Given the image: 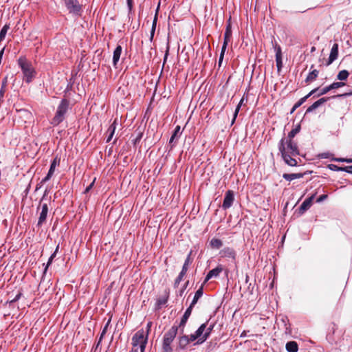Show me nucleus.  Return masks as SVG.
Segmentation results:
<instances>
[{"mask_svg":"<svg viewBox=\"0 0 352 352\" xmlns=\"http://www.w3.org/2000/svg\"><path fill=\"white\" fill-rule=\"evenodd\" d=\"M193 307L189 305V307L186 309L182 318H181V321L179 324L173 325L163 336L162 338V352H173V346L172 344L176 338L177 332L179 329H180L181 332H184V327L191 315L192 310Z\"/></svg>","mask_w":352,"mask_h":352,"instance_id":"1","label":"nucleus"},{"mask_svg":"<svg viewBox=\"0 0 352 352\" xmlns=\"http://www.w3.org/2000/svg\"><path fill=\"white\" fill-rule=\"evenodd\" d=\"M17 62L23 74V80L26 83H30L36 76V71L31 62L28 61L25 56H20Z\"/></svg>","mask_w":352,"mask_h":352,"instance_id":"2","label":"nucleus"},{"mask_svg":"<svg viewBox=\"0 0 352 352\" xmlns=\"http://www.w3.org/2000/svg\"><path fill=\"white\" fill-rule=\"evenodd\" d=\"M69 106V101L66 98H63L57 107L55 116L50 121V124L54 126L60 124L65 120Z\"/></svg>","mask_w":352,"mask_h":352,"instance_id":"3","label":"nucleus"},{"mask_svg":"<svg viewBox=\"0 0 352 352\" xmlns=\"http://www.w3.org/2000/svg\"><path fill=\"white\" fill-rule=\"evenodd\" d=\"M148 342V336L143 329L138 330L132 337V346L138 348L140 352H144Z\"/></svg>","mask_w":352,"mask_h":352,"instance_id":"4","label":"nucleus"},{"mask_svg":"<svg viewBox=\"0 0 352 352\" xmlns=\"http://www.w3.org/2000/svg\"><path fill=\"white\" fill-rule=\"evenodd\" d=\"M278 151L281 155L283 160L285 163L287 164L289 166H296L298 165V162L296 159H294L288 152L286 151V148L285 147V138H282L281 140L278 142Z\"/></svg>","mask_w":352,"mask_h":352,"instance_id":"5","label":"nucleus"},{"mask_svg":"<svg viewBox=\"0 0 352 352\" xmlns=\"http://www.w3.org/2000/svg\"><path fill=\"white\" fill-rule=\"evenodd\" d=\"M47 192V190H45L43 196L41 199L40 204L37 207V211H38L40 209L41 210L39 213V217H38V221L36 223V226L38 228H41L46 222V220H47V214L49 212L48 205L46 203L42 204V201L45 198Z\"/></svg>","mask_w":352,"mask_h":352,"instance_id":"6","label":"nucleus"},{"mask_svg":"<svg viewBox=\"0 0 352 352\" xmlns=\"http://www.w3.org/2000/svg\"><path fill=\"white\" fill-rule=\"evenodd\" d=\"M192 253V251L190 250V252L188 253V254L187 255V257L186 258L184 265L182 266V270L179 273L178 276H177V278H175V280L174 281V283H173L174 288L178 287L180 282L183 280L184 276L186 275L189 265H191V263H192V258H191Z\"/></svg>","mask_w":352,"mask_h":352,"instance_id":"7","label":"nucleus"},{"mask_svg":"<svg viewBox=\"0 0 352 352\" xmlns=\"http://www.w3.org/2000/svg\"><path fill=\"white\" fill-rule=\"evenodd\" d=\"M69 14L80 16L82 12V5L78 0H63Z\"/></svg>","mask_w":352,"mask_h":352,"instance_id":"8","label":"nucleus"},{"mask_svg":"<svg viewBox=\"0 0 352 352\" xmlns=\"http://www.w3.org/2000/svg\"><path fill=\"white\" fill-rule=\"evenodd\" d=\"M272 45L274 48L276 53V64L278 71H280L283 67V58H282V50L279 45L277 44L275 39L272 41Z\"/></svg>","mask_w":352,"mask_h":352,"instance_id":"9","label":"nucleus"},{"mask_svg":"<svg viewBox=\"0 0 352 352\" xmlns=\"http://www.w3.org/2000/svg\"><path fill=\"white\" fill-rule=\"evenodd\" d=\"M285 147L286 151L292 156L299 155L300 151L297 144L292 140H286L285 138Z\"/></svg>","mask_w":352,"mask_h":352,"instance_id":"10","label":"nucleus"},{"mask_svg":"<svg viewBox=\"0 0 352 352\" xmlns=\"http://www.w3.org/2000/svg\"><path fill=\"white\" fill-rule=\"evenodd\" d=\"M234 201V192L231 190H228V191H226V192L225 194L223 201V204L221 206L223 210H227V209L230 208L232 206Z\"/></svg>","mask_w":352,"mask_h":352,"instance_id":"11","label":"nucleus"},{"mask_svg":"<svg viewBox=\"0 0 352 352\" xmlns=\"http://www.w3.org/2000/svg\"><path fill=\"white\" fill-rule=\"evenodd\" d=\"M316 195V192L311 195L310 197L307 198L298 208V213L299 215H302L307 210H309L311 205Z\"/></svg>","mask_w":352,"mask_h":352,"instance_id":"12","label":"nucleus"},{"mask_svg":"<svg viewBox=\"0 0 352 352\" xmlns=\"http://www.w3.org/2000/svg\"><path fill=\"white\" fill-rule=\"evenodd\" d=\"M219 254L221 258H227L232 260H235L236 256V251L231 247L223 248L219 251Z\"/></svg>","mask_w":352,"mask_h":352,"instance_id":"13","label":"nucleus"},{"mask_svg":"<svg viewBox=\"0 0 352 352\" xmlns=\"http://www.w3.org/2000/svg\"><path fill=\"white\" fill-rule=\"evenodd\" d=\"M223 267L221 265H218L215 268L210 270L206 274L203 284H206L209 280L212 278H217L219 274L223 272Z\"/></svg>","mask_w":352,"mask_h":352,"instance_id":"14","label":"nucleus"},{"mask_svg":"<svg viewBox=\"0 0 352 352\" xmlns=\"http://www.w3.org/2000/svg\"><path fill=\"white\" fill-rule=\"evenodd\" d=\"M208 324V322L201 324L199 328L195 331V333L197 337H198V340L194 344H201L206 340H204V333L206 329V327Z\"/></svg>","mask_w":352,"mask_h":352,"instance_id":"15","label":"nucleus"},{"mask_svg":"<svg viewBox=\"0 0 352 352\" xmlns=\"http://www.w3.org/2000/svg\"><path fill=\"white\" fill-rule=\"evenodd\" d=\"M337 330V326L336 324L332 323L328 330V333L327 334V340L331 344H337L338 342V338H337L335 336L336 331Z\"/></svg>","mask_w":352,"mask_h":352,"instance_id":"16","label":"nucleus"},{"mask_svg":"<svg viewBox=\"0 0 352 352\" xmlns=\"http://www.w3.org/2000/svg\"><path fill=\"white\" fill-rule=\"evenodd\" d=\"M177 345L176 351H183L186 349V346L190 344L187 335L180 336L177 338Z\"/></svg>","mask_w":352,"mask_h":352,"instance_id":"17","label":"nucleus"},{"mask_svg":"<svg viewBox=\"0 0 352 352\" xmlns=\"http://www.w3.org/2000/svg\"><path fill=\"white\" fill-rule=\"evenodd\" d=\"M331 98L329 97H323L314 102L311 106H309L307 110L305 113H309L314 111L315 109L318 108L320 106L323 104L324 102H327Z\"/></svg>","mask_w":352,"mask_h":352,"instance_id":"18","label":"nucleus"},{"mask_svg":"<svg viewBox=\"0 0 352 352\" xmlns=\"http://www.w3.org/2000/svg\"><path fill=\"white\" fill-rule=\"evenodd\" d=\"M338 56V44L334 43L331 47L330 54L327 63V65H331Z\"/></svg>","mask_w":352,"mask_h":352,"instance_id":"19","label":"nucleus"},{"mask_svg":"<svg viewBox=\"0 0 352 352\" xmlns=\"http://www.w3.org/2000/svg\"><path fill=\"white\" fill-rule=\"evenodd\" d=\"M122 52V47L120 45H117L116 49L113 51L112 62H113V65L115 68H117L118 63L120 60Z\"/></svg>","mask_w":352,"mask_h":352,"instance_id":"20","label":"nucleus"},{"mask_svg":"<svg viewBox=\"0 0 352 352\" xmlns=\"http://www.w3.org/2000/svg\"><path fill=\"white\" fill-rule=\"evenodd\" d=\"M165 293L166 294L164 296L157 298L155 302V309H160L163 306H164L167 303L169 298V292L166 291Z\"/></svg>","mask_w":352,"mask_h":352,"instance_id":"21","label":"nucleus"},{"mask_svg":"<svg viewBox=\"0 0 352 352\" xmlns=\"http://www.w3.org/2000/svg\"><path fill=\"white\" fill-rule=\"evenodd\" d=\"M181 134H182V132H181L180 126L177 125L175 126V128L173 131V133L169 140V144L170 146V149H173V147L175 146V144H173V142L175 141V140H177L180 137Z\"/></svg>","mask_w":352,"mask_h":352,"instance_id":"22","label":"nucleus"},{"mask_svg":"<svg viewBox=\"0 0 352 352\" xmlns=\"http://www.w3.org/2000/svg\"><path fill=\"white\" fill-rule=\"evenodd\" d=\"M306 175V173H284L283 175V179L286 181L291 182L296 179L302 178Z\"/></svg>","mask_w":352,"mask_h":352,"instance_id":"23","label":"nucleus"},{"mask_svg":"<svg viewBox=\"0 0 352 352\" xmlns=\"http://www.w3.org/2000/svg\"><path fill=\"white\" fill-rule=\"evenodd\" d=\"M116 126L117 120L116 119L107 129L108 136L106 139V142H109L112 140L113 135L115 133V131L116 129Z\"/></svg>","mask_w":352,"mask_h":352,"instance_id":"24","label":"nucleus"},{"mask_svg":"<svg viewBox=\"0 0 352 352\" xmlns=\"http://www.w3.org/2000/svg\"><path fill=\"white\" fill-rule=\"evenodd\" d=\"M318 74H319V71L316 69H314L312 71H311L308 74L307 78L305 80V82L309 84V83L314 81L318 76Z\"/></svg>","mask_w":352,"mask_h":352,"instance_id":"25","label":"nucleus"},{"mask_svg":"<svg viewBox=\"0 0 352 352\" xmlns=\"http://www.w3.org/2000/svg\"><path fill=\"white\" fill-rule=\"evenodd\" d=\"M203 294H204V289H203V285H201V287L199 288L197 290V292H195L194 298H193L191 303L190 304V305H191V307H194V306L196 305V303L197 302L199 299L203 296Z\"/></svg>","mask_w":352,"mask_h":352,"instance_id":"26","label":"nucleus"},{"mask_svg":"<svg viewBox=\"0 0 352 352\" xmlns=\"http://www.w3.org/2000/svg\"><path fill=\"white\" fill-rule=\"evenodd\" d=\"M285 349L287 352H298V345L295 341H289L287 342Z\"/></svg>","mask_w":352,"mask_h":352,"instance_id":"27","label":"nucleus"},{"mask_svg":"<svg viewBox=\"0 0 352 352\" xmlns=\"http://www.w3.org/2000/svg\"><path fill=\"white\" fill-rule=\"evenodd\" d=\"M210 245L212 248L218 250L223 245V242L221 239L213 238L210 241Z\"/></svg>","mask_w":352,"mask_h":352,"instance_id":"28","label":"nucleus"},{"mask_svg":"<svg viewBox=\"0 0 352 352\" xmlns=\"http://www.w3.org/2000/svg\"><path fill=\"white\" fill-rule=\"evenodd\" d=\"M311 96V94H307L305 96L301 98L292 107L291 110V113H294V111L300 107L309 97Z\"/></svg>","mask_w":352,"mask_h":352,"instance_id":"29","label":"nucleus"},{"mask_svg":"<svg viewBox=\"0 0 352 352\" xmlns=\"http://www.w3.org/2000/svg\"><path fill=\"white\" fill-rule=\"evenodd\" d=\"M300 124H298L296 125L292 131L288 133V139L287 140H292L296 134H298L300 131Z\"/></svg>","mask_w":352,"mask_h":352,"instance_id":"30","label":"nucleus"},{"mask_svg":"<svg viewBox=\"0 0 352 352\" xmlns=\"http://www.w3.org/2000/svg\"><path fill=\"white\" fill-rule=\"evenodd\" d=\"M281 322L283 323L285 329V333L286 334H291L292 330L290 327V324L288 322V319L287 317L283 318L281 319Z\"/></svg>","mask_w":352,"mask_h":352,"instance_id":"31","label":"nucleus"},{"mask_svg":"<svg viewBox=\"0 0 352 352\" xmlns=\"http://www.w3.org/2000/svg\"><path fill=\"white\" fill-rule=\"evenodd\" d=\"M214 325H215L214 323L210 324L209 325H208V324H207V326L206 327V330H205V333H204V340H207L208 339V338L210 337V336L214 327Z\"/></svg>","mask_w":352,"mask_h":352,"instance_id":"32","label":"nucleus"},{"mask_svg":"<svg viewBox=\"0 0 352 352\" xmlns=\"http://www.w3.org/2000/svg\"><path fill=\"white\" fill-rule=\"evenodd\" d=\"M243 101H244V98L243 97L241 100L239 101V104H237L235 110H234V114H233V118H232V124L234 123L236 118H237V116H238V113L240 111V109L242 106V104H243Z\"/></svg>","mask_w":352,"mask_h":352,"instance_id":"33","label":"nucleus"},{"mask_svg":"<svg viewBox=\"0 0 352 352\" xmlns=\"http://www.w3.org/2000/svg\"><path fill=\"white\" fill-rule=\"evenodd\" d=\"M349 75V72L347 70L343 69L338 73L337 78L340 80H345L347 79Z\"/></svg>","mask_w":352,"mask_h":352,"instance_id":"34","label":"nucleus"},{"mask_svg":"<svg viewBox=\"0 0 352 352\" xmlns=\"http://www.w3.org/2000/svg\"><path fill=\"white\" fill-rule=\"evenodd\" d=\"M10 29L9 24H5L0 31V41H3L7 34L8 30Z\"/></svg>","mask_w":352,"mask_h":352,"instance_id":"35","label":"nucleus"},{"mask_svg":"<svg viewBox=\"0 0 352 352\" xmlns=\"http://www.w3.org/2000/svg\"><path fill=\"white\" fill-rule=\"evenodd\" d=\"M60 163V159L58 158V157H56L52 162L50 164V167L49 170L52 171L54 173L55 168L57 166L59 165Z\"/></svg>","mask_w":352,"mask_h":352,"instance_id":"36","label":"nucleus"},{"mask_svg":"<svg viewBox=\"0 0 352 352\" xmlns=\"http://www.w3.org/2000/svg\"><path fill=\"white\" fill-rule=\"evenodd\" d=\"M330 91H331L330 86L329 85L325 87H323L321 90H320V91L316 96H314V97H316V96L319 97L320 96L324 95Z\"/></svg>","mask_w":352,"mask_h":352,"instance_id":"37","label":"nucleus"},{"mask_svg":"<svg viewBox=\"0 0 352 352\" xmlns=\"http://www.w3.org/2000/svg\"><path fill=\"white\" fill-rule=\"evenodd\" d=\"M189 284V281L187 280L183 285V287L178 291V292L177 293V296H179V297H182L184 292H185V290L186 289L188 285Z\"/></svg>","mask_w":352,"mask_h":352,"instance_id":"38","label":"nucleus"},{"mask_svg":"<svg viewBox=\"0 0 352 352\" xmlns=\"http://www.w3.org/2000/svg\"><path fill=\"white\" fill-rule=\"evenodd\" d=\"M344 85H345V83L343 82H333L332 84H331L329 86L331 88V90H333V89H336L339 87H343Z\"/></svg>","mask_w":352,"mask_h":352,"instance_id":"39","label":"nucleus"},{"mask_svg":"<svg viewBox=\"0 0 352 352\" xmlns=\"http://www.w3.org/2000/svg\"><path fill=\"white\" fill-rule=\"evenodd\" d=\"M328 168L333 171H343V167L338 166L333 164H329Z\"/></svg>","mask_w":352,"mask_h":352,"instance_id":"40","label":"nucleus"},{"mask_svg":"<svg viewBox=\"0 0 352 352\" xmlns=\"http://www.w3.org/2000/svg\"><path fill=\"white\" fill-rule=\"evenodd\" d=\"M56 256V252H54L51 256H50L49 259H48V261L45 267V269H44V272H45L48 268V267L52 264V261H53V259L55 258Z\"/></svg>","mask_w":352,"mask_h":352,"instance_id":"41","label":"nucleus"},{"mask_svg":"<svg viewBox=\"0 0 352 352\" xmlns=\"http://www.w3.org/2000/svg\"><path fill=\"white\" fill-rule=\"evenodd\" d=\"M232 32L230 28V25H228L224 34V41H229V38L231 36Z\"/></svg>","mask_w":352,"mask_h":352,"instance_id":"42","label":"nucleus"},{"mask_svg":"<svg viewBox=\"0 0 352 352\" xmlns=\"http://www.w3.org/2000/svg\"><path fill=\"white\" fill-rule=\"evenodd\" d=\"M110 322V320H108V322H107V324L104 325V327H103L102 329V331L100 333V340H102L103 339V337L105 335V333H107V329H108V326H109V324Z\"/></svg>","mask_w":352,"mask_h":352,"instance_id":"43","label":"nucleus"},{"mask_svg":"<svg viewBox=\"0 0 352 352\" xmlns=\"http://www.w3.org/2000/svg\"><path fill=\"white\" fill-rule=\"evenodd\" d=\"M22 295H23V294L21 292V291H19L18 292V294L15 296V297L9 302L10 304H12V303L16 302V301H18L21 298Z\"/></svg>","mask_w":352,"mask_h":352,"instance_id":"44","label":"nucleus"},{"mask_svg":"<svg viewBox=\"0 0 352 352\" xmlns=\"http://www.w3.org/2000/svg\"><path fill=\"white\" fill-rule=\"evenodd\" d=\"M351 95H352V91L349 92V93H344L342 94H338V95L332 96L331 98H346V97L351 96Z\"/></svg>","mask_w":352,"mask_h":352,"instance_id":"45","label":"nucleus"},{"mask_svg":"<svg viewBox=\"0 0 352 352\" xmlns=\"http://www.w3.org/2000/svg\"><path fill=\"white\" fill-rule=\"evenodd\" d=\"M332 154L329 153V152H326V153H322L318 155V157L321 159H328L330 157V156H331Z\"/></svg>","mask_w":352,"mask_h":352,"instance_id":"46","label":"nucleus"},{"mask_svg":"<svg viewBox=\"0 0 352 352\" xmlns=\"http://www.w3.org/2000/svg\"><path fill=\"white\" fill-rule=\"evenodd\" d=\"M188 338L189 340V343L194 342V341L197 342L198 340V337H197V336H195V333L190 334V336H188Z\"/></svg>","mask_w":352,"mask_h":352,"instance_id":"47","label":"nucleus"},{"mask_svg":"<svg viewBox=\"0 0 352 352\" xmlns=\"http://www.w3.org/2000/svg\"><path fill=\"white\" fill-rule=\"evenodd\" d=\"M328 197V195H326V194H324V195H320L317 199H316V202L317 203H321L322 201H324V200H326Z\"/></svg>","mask_w":352,"mask_h":352,"instance_id":"48","label":"nucleus"},{"mask_svg":"<svg viewBox=\"0 0 352 352\" xmlns=\"http://www.w3.org/2000/svg\"><path fill=\"white\" fill-rule=\"evenodd\" d=\"M169 49H170V46H169V43H167V46H166V52H165V54H164V64L167 60V58H168V54H169Z\"/></svg>","mask_w":352,"mask_h":352,"instance_id":"49","label":"nucleus"},{"mask_svg":"<svg viewBox=\"0 0 352 352\" xmlns=\"http://www.w3.org/2000/svg\"><path fill=\"white\" fill-rule=\"evenodd\" d=\"M95 181H96V178H94L93 182L88 186H87V188H85V190L84 191V193L86 194L90 191V190L93 188V186L94 185Z\"/></svg>","mask_w":352,"mask_h":352,"instance_id":"50","label":"nucleus"},{"mask_svg":"<svg viewBox=\"0 0 352 352\" xmlns=\"http://www.w3.org/2000/svg\"><path fill=\"white\" fill-rule=\"evenodd\" d=\"M152 325H153V322L151 321L148 322L146 324V331L145 333V335H147L148 337V334L151 331Z\"/></svg>","mask_w":352,"mask_h":352,"instance_id":"51","label":"nucleus"},{"mask_svg":"<svg viewBox=\"0 0 352 352\" xmlns=\"http://www.w3.org/2000/svg\"><path fill=\"white\" fill-rule=\"evenodd\" d=\"M7 83H8V77L6 76L3 80H2V82H1V89H3V90H6V87L7 86Z\"/></svg>","mask_w":352,"mask_h":352,"instance_id":"52","label":"nucleus"},{"mask_svg":"<svg viewBox=\"0 0 352 352\" xmlns=\"http://www.w3.org/2000/svg\"><path fill=\"white\" fill-rule=\"evenodd\" d=\"M343 171L346 172V173H350V174H352V165L347 166H344L343 167Z\"/></svg>","mask_w":352,"mask_h":352,"instance_id":"53","label":"nucleus"},{"mask_svg":"<svg viewBox=\"0 0 352 352\" xmlns=\"http://www.w3.org/2000/svg\"><path fill=\"white\" fill-rule=\"evenodd\" d=\"M227 45H228V41H223V44L222 47H221V54H223L224 55L226 50V47H227Z\"/></svg>","mask_w":352,"mask_h":352,"instance_id":"54","label":"nucleus"},{"mask_svg":"<svg viewBox=\"0 0 352 352\" xmlns=\"http://www.w3.org/2000/svg\"><path fill=\"white\" fill-rule=\"evenodd\" d=\"M331 161L338 162H346V158L343 157H332Z\"/></svg>","mask_w":352,"mask_h":352,"instance_id":"55","label":"nucleus"},{"mask_svg":"<svg viewBox=\"0 0 352 352\" xmlns=\"http://www.w3.org/2000/svg\"><path fill=\"white\" fill-rule=\"evenodd\" d=\"M126 4L129 12H131L133 8V0H126Z\"/></svg>","mask_w":352,"mask_h":352,"instance_id":"56","label":"nucleus"},{"mask_svg":"<svg viewBox=\"0 0 352 352\" xmlns=\"http://www.w3.org/2000/svg\"><path fill=\"white\" fill-rule=\"evenodd\" d=\"M142 138V133H139L138 136L136 137V138L133 140V144H136L138 142H139L140 141Z\"/></svg>","mask_w":352,"mask_h":352,"instance_id":"57","label":"nucleus"},{"mask_svg":"<svg viewBox=\"0 0 352 352\" xmlns=\"http://www.w3.org/2000/svg\"><path fill=\"white\" fill-rule=\"evenodd\" d=\"M155 31V27H152L151 30V36H150V40L151 41H152L153 38Z\"/></svg>","mask_w":352,"mask_h":352,"instance_id":"58","label":"nucleus"},{"mask_svg":"<svg viewBox=\"0 0 352 352\" xmlns=\"http://www.w3.org/2000/svg\"><path fill=\"white\" fill-rule=\"evenodd\" d=\"M5 92H6V90H3V89H0V102L3 100Z\"/></svg>","mask_w":352,"mask_h":352,"instance_id":"59","label":"nucleus"},{"mask_svg":"<svg viewBox=\"0 0 352 352\" xmlns=\"http://www.w3.org/2000/svg\"><path fill=\"white\" fill-rule=\"evenodd\" d=\"M319 91V87H317L316 89H314L311 90L308 94H311V96L317 94V92Z\"/></svg>","mask_w":352,"mask_h":352,"instance_id":"60","label":"nucleus"},{"mask_svg":"<svg viewBox=\"0 0 352 352\" xmlns=\"http://www.w3.org/2000/svg\"><path fill=\"white\" fill-rule=\"evenodd\" d=\"M43 185V183H41V181L39 183H38L36 186L35 191L38 190L42 187Z\"/></svg>","mask_w":352,"mask_h":352,"instance_id":"61","label":"nucleus"},{"mask_svg":"<svg viewBox=\"0 0 352 352\" xmlns=\"http://www.w3.org/2000/svg\"><path fill=\"white\" fill-rule=\"evenodd\" d=\"M51 178L49 177L47 175H46L43 179L41 180V183L45 184V182H48Z\"/></svg>","mask_w":352,"mask_h":352,"instance_id":"62","label":"nucleus"},{"mask_svg":"<svg viewBox=\"0 0 352 352\" xmlns=\"http://www.w3.org/2000/svg\"><path fill=\"white\" fill-rule=\"evenodd\" d=\"M223 54H220V56H219V65L220 66L222 61H223Z\"/></svg>","mask_w":352,"mask_h":352,"instance_id":"63","label":"nucleus"},{"mask_svg":"<svg viewBox=\"0 0 352 352\" xmlns=\"http://www.w3.org/2000/svg\"><path fill=\"white\" fill-rule=\"evenodd\" d=\"M140 349H138V348H133L132 347V349L129 351V352H139Z\"/></svg>","mask_w":352,"mask_h":352,"instance_id":"64","label":"nucleus"}]
</instances>
